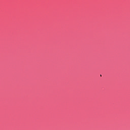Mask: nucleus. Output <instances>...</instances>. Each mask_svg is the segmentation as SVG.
Masks as SVG:
<instances>
[{
  "instance_id": "f257e3e1",
  "label": "nucleus",
  "mask_w": 130,
  "mask_h": 130,
  "mask_svg": "<svg viewBox=\"0 0 130 130\" xmlns=\"http://www.w3.org/2000/svg\"><path fill=\"white\" fill-rule=\"evenodd\" d=\"M102 75H101V77H102Z\"/></svg>"
}]
</instances>
